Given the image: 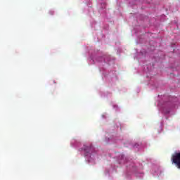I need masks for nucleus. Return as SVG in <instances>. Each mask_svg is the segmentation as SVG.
<instances>
[{"label":"nucleus","mask_w":180,"mask_h":180,"mask_svg":"<svg viewBox=\"0 0 180 180\" xmlns=\"http://www.w3.org/2000/svg\"><path fill=\"white\" fill-rule=\"evenodd\" d=\"M172 161L175 164L176 167L180 169V153H176L172 156Z\"/></svg>","instance_id":"f257e3e1"},{"label":"nucleus","mask_w":180,"mask_h":180,"mask_svg":"<svg viewBox=\"0 0 180 180\" xmlns=\"http://www.w3.org/2000/svg\"><path fill=\"white\" fill-rule=\"evenodd\" d=\"M92 150H94V148L92 147V146H84V151L85 153V156L86 157L88 156V154H89V153L92 151Z\"/></svg>","instance_id":"f03ea898"}]
</instances>
